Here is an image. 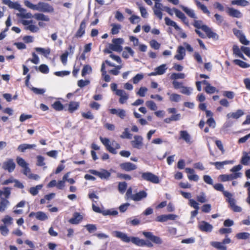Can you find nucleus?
Masks as SVG:
<instances>
[{
	"instance_id": "5",
	"label": "nucleus",
	"mask_w": 250,
	"mask_h": 250,
	"mask_svg": "<svg viewBox=\"0 0 250 250\" xmlns=\"http://www.w3.org/2000/svg\"><path fill=\"white\" fill-rule=\"evenodd\" d=\"M89 172L92 174L98 176L101 179H108L111 176L110 172L104 169H102L100 171L90 169Z\"/></svg>"
},
{
	"instance_id": "24",
	"label": "nucleus",
	"mask_w": 250,
	"mask_h": 250,
	"mask_svg": "<svg viewBox=\"0 0 250 250\" xmlns=\"http://www.w3.org/2000/svg\"><path fill=\"white\" fill-rule=\"evenodd\" d=\"M32 18L38 21H49L50 18L48 16L44 15L42 13H38L33 15Z\"/></svg>"
},
{
	"instance_id": "3",
	"label": "nucleus",
	"mask_w": 250,
	"mask_h": 250,
	"mask_svg": "<svg viewBox=\"0 0 250 250\" xmlns=\"http://www.w3.org/2000/svg\"><path fill=\"white\" fill-rule=\"evenodd\" d=\"M139 173L141 174L140 178L141 180H145L155 184H159L160 182L159 177L152 172H140Z\"/></svg>"
},
{
	"instance_id": "17",
	"label": "nucleus",
	"mask_w": 250,
	"mask_h": 250,
	"mask_svg": "<svg viewBox=\"0 0 250 250\" xmlns=\"http://www.w3.org/2000/svg\"><path fill=\"white\" fill-rule=\"evenodd\" d=\"M147 196V193L145 190H141L138 193L134 194L131 196V199L134 201H140L142 199L146 198Z\"/></svg>"
},
{
	"instance_id": "37",
	"label": "nucleus",
	"mask_w": 250,
	"mask_h": 250,
	"mask_svg": "<svg viewBox=\"0 0 250 250\" xmlns=\"http://www.w3.org/2000/svg\"><path fill=\"white\" fill-rule=\"evenodd\" d=\"M210 245L218 250H227V247L222 242L212 241L210 242Z\"/></svg>"
},
{
	"instance_id": "57",
	"label": "nucleus",
	"mask_w": 250,
	"mask_h": 250,
	"mask_svg": "<svg viewBox=\"0 0 250 250\" xmlns=\"http://www.w3.org/2000/svg\"><path fill=\"white\" fill-rule=\"evenodd\" d=\"M197 200L201 203H204L207 201L206 194L204 192H201L200 194L196 197Z\"/></svg>"
},
{
	"instance_id": "14",
	"label": "nucleus",
	"mask_w": 250,
	"mask_h": 250,
	"mask_svg": "<svg viewBox=\"0 0 250 250\" xmlns=\"http://www.w3.org/2000/svg\"><path fill=\"white\" fill-rule=\"evenodd\" d=\"M199 229L204 232H211L213 229V226L208 223L202 221L198 225Z\"/></svg>"
},
{
	"instance_id": "52",
	"label": "nucleus",
	"mask_w": 250,
	"mask_h": 250,
	"mask_svg": "<svg viewBox=\"0 0 250 250\" xmlns=\"http://www.w3.org/2000/svg\"><path fill=\"white\" fill-rule=\"evenodd\" d=\"M132 134L129 133V129L128 128H125L124 130V131L120 136V137L122 139H131L132 138Z\"/></svg>"
},
{
	"instance_id": "43",
	"label": "nucleus",
	"mask_w": 250,
	"mask_h": 250,
	"mask_svg": "<svg viewBox=\"0 0 250 250\" xmlns=\"http://www.w3.org/2000/svg\"><path fill=\"white\" fill-rule=\"evenodd\" d=\"M35 50L40 53L43 55L45 57H47L50 53V49L49 48L44 49L42 47H36Z\"/></svg>"
},
{
	"instance_id": "63",
	"label": "nucleus",
	"mask_w": 250,
	"mask_h": 250,
	"mask_svg": "<svg viewBox=\"0 0 250 250\" xmlns=\"http://www.w3.org/2000/svg\"><path fill=\"white\" fill-rule=\"evenodd\" d=\"M110 49L112 51L121 52L123 50V47L121 45H117L114 43L109 44Z\"/></svg>"
},
{
	"instance_id": "34",
	"label": "nucleus",
	"mask_w": 250,
	"mask_h": 250,
	"mask_svg": "<svg viewBox=\"0 0 250 250\" xmlns=\"http://www.w3.org/2000/svg\"><path fill=\"white\" fill-rule=\"evenodd\" d=\"M244 114L243 111L241 109L237 110L235 112L228 113L227 115L228 118H232L237 119Z\"/></svg>"
},
{
	"instance_id": "28",
	"label": "nucleus",
	"mask_w": 250,
	"mask_h": 250,
	"mask_svg": "<svg viewBox=\"0 0 250 250\" xmlns=\"http://www.w3.org/2000/svg\"><path fill=\"white\" fill-rule=\"evenodd\" d=\"M36 147L35 144H22L19 145L17 150L21 152H24L27 149H30Z\"/></svg>"
},
{
	"instance_id": "51",
	"label": "nucleus",
	"mask_w": 250,
	"mask_h": 250,
	"mask_svg": "<svg viewBox=\"0 0 250 250\" xmlns=\"http://www.w3.org/2000/svg\"><path fill=\"white\" fill-rule=\"evenodd\" d=\"M181 89H182L180 91L181 93L187 95H190L193 90L192 88L184 86H181Z\"/></svg>"
},
{
	"instance_id": "15",
	"label": "nucleus",
	"mask_w": 250,
	"mask_h": 250,
	"mask_svg": "<svg viewBox=\"0 0 250 250\" xmlns=\"http://www.w3.org/2000/svg\"><path fill=\"white\" fill-rule=\"evenodd\" d=\"M34 216L37 220L40 221H45L48 219L46 214L41 211L37 212H31L29 215V217H33Z\"/></svg>"
},
{
	"instance_id": "35",
	"label": "nucleus",
	"mask_w": 250,
	"mask_h": 250,
	"mask_svg": "<svg viewBox=\"0 0 250 250\" xmlns=\"http://www.w3.org/2000/svg\"><path fill=\"white\" fill-rule=\"evenodd\" d=\"M165 23L166 25L173 27L177 31H180L181 28L177 24L176 22L171 20L169 18H165Z\"/></svg>"
},
{
	"instance_id": "6",
	"label": "nucleus",
	"mask_w": 250,
	"mask_h": 250,
	"mask_svg": "<svg viewBox=\"0 0 250 250\" xmlns=\"http://www.w3.org/2000/svg\"><path fill=\"white\" fill-rule=\"evenodd\" d=\"M16 164L13 159H8L4 162L2 167L5 170H7L9 172H12L15 168Z\"/></svg>"
},
{
	"instance_id": "56",
	"label": "nucleus",
	"mask_w": 250,
	"mask_h": 250,
	"mask_svg": "<svg viewBox=\"0 0 250 250\" xmlns=\"http://www.w3.org/2000/svg\"><path fill=\"white\" fill-rule=\"evenodd\" d=\"M16 162L18 165L22 168L29 165L21 157H17L16 158Z\"/></svg>"
},
{
	"instance_id": "62",
	"label": "nucleus",
	"mask_w": 250,
	"mask_h": 250,
	"mask_svg": "<svg viewBox=\"0 0 250 250\" xmlns=\"http://www.w3.org/2000/svg\"><path fill=\"white\" fill-rule=\"evenodd\" d=\"M25 29L27 30H29L32 33H37L39 31V28L33 24L29 25L25 27Z\"/></svg>"
},
{
	"instance_id": "32",
	"label": "nucleus",
	"mask_w": 250,
	"mask_h": 250,
	"mask_svg": "<svg viewBox=\"0 0 250 250\" xmlns=\"http://www.w3.org/2000/svg\"><path fill=\"white\" fill-rule=\"evenodd\" d=\"M79 106V102L71 101L68 104V110L70 113H72L76 110H78Z\"/></svg>"
},
{
	"instance_id": "10",
	"label": "nucleus",
	"mask_w": 250,
	"mask_h": 250,
	"mask_svg": "<svg viewBox=\"0 0 250 250\" xmlns=\"http://www.w3.org/2000/svg\"><path fill=\"white\" fill-rule=\"evenodd\" d=\"M120 168L125 171H130L135 170L137 166L131 162H124L119 165Z\"/></svg>"
},
{
	"instance_id": "46",
	"label": "nucleus",
	"mask_w": 250,
	"mask_h": 250,
	"mask_svg": "<svg viewBox=\"0 0 250 250\" xmlns=\"http://www.w3.org/2000/svg\"><path fill=\"white\" fill-rule=\"evenodd\" d=\"M118 214V211L116 210H114L113 209H106L103 210L102 214L106 216V215H112V216H116Z\"/></svg>"
},
{
	"instance_id": "59",
	"label": "nucleus",
	"mask_w": 250,
	"mask_h": 250,
	"mask_svg": "<svg viewBox=\"0 0 250 250\" xmlns=\"http://www.w3.org/2000/svg\"><path fill=\"white\" fill-rule=\"evenodd\" d=\"M136 4L139 7V9L142 17L144 18H146L148 16V13L146 9L144 7L141 6V5L139 2H137Z\"/></svg>"
},
{
	"instance_id": "53",
	"label": "nucleus",
	"mask_w": 250,
	"mask_h": 250,
	"mask_svg": "<svg viewBox=\"0 0 250 250\" xmlns=\"http://www.w3.org/2000/svg\"><path fill=\"white\" fill-rule=\"evenodd\" d=\"M111 26L112 27L111 29V33L113 35H116L119 33L120 29H121V25L118 24H112Z\"/></svg>"
},
{
	"instance_id": "58",
	"label": "nucleus",
	"mask_w": 250,
	"mask_h": 250,
	"mask_svg": "<svg viewBox=\"0 0 250 250\" xmlns=\"http://www.w3.org/2000/svg\"><path fill=\"white\" fill-rule=\"evenodd\" d=\"M146 105L151 110H156L157 109L156 104L153 101H148L146 103Z\"/></svg>"
},
{
	"instance_id": "18",
	"label": "nucleus",
	"mask_w": 250,
	"mask_h": 250,
	"mask_svg": "<svg viewBox=\"0 0 250 250\" xmlns=\"http://www.w3.org/2000/svg\"><path fill=\"white\" fill-rule=\"evenodd\" d=\"M83 219L80 213L76 212L73 215V217L69 219V222L71 224H78Z\"/></svg>"
},
{
	"instance_id": "48",
	"label": "nucleus",
	"mask_w": 250,
	"mask_h": 250,
	"mask_svg": "<svg viewBox=\"0 0 250 250\" xmlns=\"http://www.w3.org/2000/svg\"><path fill=\"white\" fill-rule=\"evenodd\" d=\"M52 107L56 111H61L63 109V104L60 101H56L52 104Z\"/></svg>"
},
{
	"instance_id": "12",
	"label": "nucleus",
	"mask_w": 250,
	"mask_h": 250,
	"mask_svg": "<svg viewBox=\"0 0 250 250\" xmlns=\"http://www.w3.org/2000/svg\"><path fill=\"white\" fill-rule=\"evenodd\" d=\"M100 139L103 145L105 146L106 149L109 152L113 154H117V151L115 150V149L111 146V145L110 144V141L108 138L100 137Z\"/></svg>"
},
{
	"instance_id": "49",
	"label": "nucleus",
	"mask_w": 250,
	"mask_h": 250,
	"mask_svg": "<svg viewBox=\"0 0 250 250\" xmlns=\"http://www.w3.org/2000/svg\"><path fill=\"white\" fill-rule=\"evenodd\" d=\"M127 183L125 182H119L118 184V190L121 193H124L127 188Z\"/></svg>"
},
{
	"instance_id": "4",
	"label": "nucleus",
	"mask_w": 250,
	"mask_h": 250,
	"mask_svg": "<svg viewBox=\"0 0 250 250\" xmlns=\"http://www.w3.org/2000/svg\"><path fill=\"white\" fill-rule=\"evenodd\" d=\"M224 196L227 198L226 201L229 203L230 208L233 211L240 212L242 211L241 208L235 205V200L232 197V194L231 193L225 192Z\"/></svg>"
},
{
	"instance_id": "20",
	"label": "nucleus",
	"mask_w": 250,
	"mask_h": 250,
	"mask_svg": "<svg viewBox=\"0 0 250 250\" xmlns=\"http://www.w3.org/2000/svg\"><path fill=\"white\" fill-rule=\"evenodd\" d=\"M207 36V37L210 39H212L214 40H218L219 39V36L216 33L213 32L210 28L208 26L204 28V31Z\"/></svg>"
},
{
	"instance_id": "41",
	"label": "nucleus",
	"mask_w": 250,
	"mask_h": 250,
	"mask_svg": "<svg viewBox=\"0 0 250 250\" xmlns=\"http://www.w3.org/2000/svg\"><path fill=\"white\" fill-rule=\"evenodd\" d=\"M101 71L102 72V74L103 77H104V80L106 82H110V77L109 75L106 74V71L105 69V65L104 62H103V63L102 64Z\"/></svg>"
},
{
	"instance_id": "38",
	"label": "nucleus",
	"mask_w": 250,
	"mask_h": 250,
	"mask_svg": "<svg viewBox=\"0 0 250 250\" xmlns=\"http://www.w3.org/2000/svg\"><path fill=\"white\" fill-rule=\"evenodd\" d=\"M11 194V188L8 187L3 188V190H0V198H3V195L5 199H7L9 198Z\"/></svg>"
},
{
	"instance_id": "27",
	"label": "nucleus",
	"mask_w": 250,
	"mask_h": 250,
	"mask_svg": "<svg viewBox=\"0 0 250 250\" xmlns=\"http://www.w3.org/2000/svg\"><path fill=\"white\" fill-rule=\"evenodd\" d=\"M18 11H19L20 13L17 14L18 17L21 18H32L33 15L31 13H27L26 10L21 8V6L20 9H18Z\"/></svg>"
},
{
	"instance_id": "55",
	"label": "nucleus",
	"mask_w": 250,
	"mask_h": 250,
	"mask_svg": "<svg viewBox=\"0 0 250 250\" xmlns=\"http://www.w3.org/2000/svg\"><path fill=\"white\" fill-rule=\"evenodd\" d=\"M250 236V234L248 232H240L236 235V237L238 239L246 240L248 239Z\"/></svg>"
},
{
	"instance_id": "26",
	"label": "nucleus",
	"mask_w": 250,
	"mask_h": 250,
	"mask_svg": "<svg viewBox=\"0 0 250 250\" xmlns=\"http://www.w3.org/2000/svg\"><path fill=\"white\" fill-rule=\"evenodd\" d=\"M2 3L7 5L10 8L18 10L21 5L18 2H13L10 0H2Z\"/></svg>"
},
{
	"instance_id": "11",
	"label": "nucleus",
	"mask_w": 250,
	"mask_h": 250,
	"mask_svg": "<svg viewBox=\"0 0 250 250\" xmlns=\"http://www.w3.org/2000/svg\"><path fill=\"white\" fill-rule=\"evenodd\" d=\"M226 12L229 16L232 18L239 19L243 17V14L239 10L233 7H228Z\"/></svg>"
},
{
	"instance_id": "9",
	"label": "nucleus",
	"mask_w": 250,
	"mask_h": 250,
	"mask_svg": "<svg viewBox=\"0 0 250 250\" xmlns=\"http://www.w3.org/2000/svg\"><path fill=\"white\" fill-rule=\"evenodd\" d=\"M134 140L131 141V144L133 148L140 149L143 146V138L140 135H135Z\"/></svg>"
},
{
	"instance_id": "25",
	"label": "nucleus",
	"mask_w": 250,
	"mask_h": 250,
	"mask_svg": "<svg viewBox=\"0 0 250 250\" xmlns=\"http://www.w3.org/2000/svg\"><path fill=\"white\" fill-rule=\"evenodd\" d=\"M249 153L246 151H243L242 156L240 160V163L244 166H249L250 165V156Z\"/></svg>"
},
{
	"instance_id": "44",
	"label": "nucleus",
	"mask_w": 250,
	"mask_h": 250,
	"mask_svg": "<svg viewBox=\"0 0 250 250\" xmlns=\"http://www.w3.org/2000/svg\"><path fill=\"white\" fill-rule=\"evenodd\" d=\"M167 69V67L166 64H163L155 68V70L156 71V73L158 75H161L164 74L166 72Z\"/></svg>"
},
{
	"instance_id": "23",
	"label": "nucleus",
	"mask_w": 250,
	"mask_h": 250,
	"mask_svg": "<svg viewBox=\"0 0 250 250\" xmlns=\"http://www.w3.org/2000/svg\"><path fill=\"white\" fill-rule=\"evenodd\" d=\"M116 94L120 97L119 102L122 104H124L128 98V94L124 90H118Z\"/></svg>"
},
{
	"instance_id": "22",
	"label": "nucleus",
	"mask_w": 250,
	"mask_h": 250,
	"mask_svg": "<svg viewBox=\"0 0 250 250\" xmlns=\"http://www.w3.org/2000/svg\"><path fill=\"white\" fill-rule=\"evenodd\" d=\"M173 10L176 16L179 19H181L185 24L188 25V21L185 15L180 10L175 8H173Z\"/></svg>"
},
{
	"instance_id": "61",
	"label": "nucleus",
	"mask_w": 250,
	"mask_h": 250,
	"mask_svg": "<svg viewBox=\"0 0 250 250\" xmlns=\"http://www.w3.org/2000/svg\"><path fill=\"white\" fill-rule=\"evenodd\" d=\"M129 223L134 226H137L140 224V220L136 218L133 219L131 218H128L126 220V224H128Z\"/></svg>"
},
{
	"instance_id": "16",
	"label": "nucleus",
	"mask_w": 250,
	"mask_h": 250,
	"mask_svg": "<svg viewBox=\"0 0 250 250\" xmlns=\"http://www.w3.org/2000/svg\"><path fill=\"white\" fill-rule=\"evenodd\" d=\"M88 20V19L87 20L83 19L80 25L79 28L77 31L75 37L76 38H81L82 37L85 33V29L86 27V22Z\"/></svg>"
},
{
	"instance_id": "19",
	"label": "nucleus",
	"mask_w": 250,
	"mask_h": 250,
	"mask_svg": "<svg viewBox=\"0 0 250 250\" xmlns=\"http://www.w3.org/2000/svg\"><path fill=\"white\" fill-rule=\"evenodd\" d=\"M179 139H182L188 144H191V136L186 130H181L179 132Z\"/></svg>"
},
{
	"instance_id": "29",
	"label": "nucleus",
	"mask_w": 250,
	"mask_h": 250,
	"mask_svg": "<svg viewBox=\"0 0 250 250\" xmlns=\"http://www.w3.org/2000/svg\"><path fill=\"white\" fill-rule=\"evenodd\" d=\"M180 7L187 14L190 18L196 19L197 18L194 11L193 9H190L188 7L184 5H181Z\"/></svg>"
},
{
	"instance_id": "7",
	"label": "nucleus",
	"mask_w": 250,
	"mask_h": 250,
	"mask_svg": "<svg viewBox=\"0 0 250 250\" xmlns=\"http://www.w3.org/2000/svg\"><path fill=\"white\" fill-rule=\"evenodd\" d=\"M143 234L145 237L156 244H161L163 243L162 239L160 237L154 235L151 232L143 231Z\"/></svg>"
},
{
	"instance_id": "1",
	"label": "nucleus",
	"mask_w": 250,
	"mask_h": 250,
	"mask_svg": "<svg viewBox=\"0 0 250 250\" xmlns=\"http://www.w3.org/2000/svg\"><path fill=\"white\" fill-rule=\"evenodd\" d=\"M114 236L121 239L123 242L128 243L132 242L138 247L145 246V240L140 239L137 237H129L125 233L120 231H114L112 233Z\"/></svg>"
},
{
	"instance_id": "40",
	"label": "nucleus",
	"mask_w": 250,
	"mask_h": 250,
	"mask_svg": "<svg viewBox=\"0 0 250 250\" xmlns=\"http://www.w3.org/2000/svg\"><path fill=\"white\" fill-rule=\"evenodd\" d=\"M232 49L234 54L243 60H246V58L241 51H242L241 48L240 49L237 45H234L233 46Z\"/></svg>"
},
{
	"instance_id": "13",
	"label": "nucleus",
	"mask_w": 250,
	"mask_h": 250,
	"mask_svg": "<svg viewBox=\"0 0 250 250\" xmlns=\"http://www.w3.org/2000/svg\"><path fill=\"white\" fill-rule=\"evenodd\" d=\"M242 173L241 172L234 173L229 175L223 174L220 175V177L223 182H226L229 180L237 179L241 177Z\"/></svg>"
},
{
	"instance_id": "33",
	"label": "nucleus",
	"mask_w": 250,
	"mask_h": 250,
	"mask_svg": "<svg viewBox=\"0 0 250 250\" xmlns=\"http://www.w3.org/2000/svg\"><path fill=\"white\" fill-rule=\"evenodd\" d=\"M0 212H4L10 205V202L4 198H0Z\"/></svg>"
},
{
	"instance_id": "36",
	"label": "nucleus",
	"mask_w": 250,
	"mask_h": 250,
	"mask_svg": "<svg viewBox=\"0 0 250 250\" xmlns=\"http://www.w3.org/2000/svg\"><path fill=\"white\" fill-rule=\"evenodd\" d=\"M195 3L198 8H200L204 13L206 14L208 16L210 15V13L207 6L197 0H195Z\"/></svg>"
},
{
	"instance_id": "31",
	"label": "nucleus",
	"mask_w": 250,
	"mask_h": 250,
	"mask_svg": "<svg viewBox=\"0 0 250 250\" xmlns=\"http://www.w3.org/2000/svg\"><path fill=\"white\" fill-rule=\"evenodd\" d=\"M177 51L178 54L175 55L174 58L179 61L182 60L186 54L185 48L179 46Z\"/></svg>"
},
{
	"instance_id": "50",
	"label": "nucleus",
	"mask_w": 250,
	"mask_h": 250,
	"mask_svg": "<svg viewBox=\"0 0 250 250\" xmlns=\"http://www.w3.org/2000/svg\"><path fill=\"white\" fill-rule=\"evenodd\" d=\"M92 69L89 65H85L82 71V76H85L87 74H89L92 72Z\"/></svg>"
},
{
	"instance_id": "21",
	"label": "nucleus",
	"mask_w": 250,
	"mask_h": 250,
	"mask_svg": "<svg viewBox=\"0 0 250 250\" xmlns=\"http://www.w3.org/2000/svg\"><path fill=\"white\" fill-rule=\"evenodd\" d=\"M173 10L176 16L179 19H181L185 24L188 25V21L185 15L180 10L175 8H173Z\"/></svg>"
},
{
	"instance_id": "54",
	"label": "nucleus",
	"mask_w": 250,
	"mask_h": 250,
	"mask_svg": "<svg viewBox=\"0 0 250 250\" xmlns=\"http://www.w3.org/2000/svg\"><path fill=\"white\" fill-rule=\"evenodd\" d=\"M1 221L3 223L4 225H10L13 223V218L10 216L6 215L2 219Z\"/></svg>"
},
{
	"instance_id": "39",
	"label": "nucleus",
	"mask_w": 250,
	"mask_h": 250,
	"mask_svg": "<svg viewBox=\"0 0 250 250\" xmlns=\"http://www.w3.org/2000/svg\"><path fill=\"white\" fill-rule=\"evenodd\" d=\"M192 25L194 26V27L196 28L197 29H201L203 31H204V28H205V27L208 26L207 25L203 24L202 21L196 20H194Z\"/></svg>"
},
{
	"instance_id": "64",
	"label": "nucleus",
	"mask_w": 250,
	"mask_h": 250,
	"mask_svg": "<svg viewBox=\"0 0 250 250\" xmlns=\"http://www.w3.org/2000/svg\"><path fill=\"white\" fill-rule=\"evenodd\" d=\"M172 80H177V79H183L185 78V75L184 73H172L170 77Z\"/></svg>"
},
{
	"instance_id": "8",
	"label": "nucleus",
	"mask_w": 250,
	"mask_h": 250,
	"mask_svg": "<svg viewBox=\"0 0 250 250\" xmlns=\"http://www.w3.org/2000/svg\"><path fill=\"white\" fill-rule=\"evenodd\" d=\"M153 10L154 15L159 20H162L163 18V14L162 11L164 10L163 4L160 2L156 1Z\"/></svg>"
},
{
	"instance_id": "45",
	"label": "nucleus",
	"mask_w": 250,
	"mask_h": 250,
	"mask_svg": "<svg viewBox=\"0 0 250 250\" xmlns=\"http://www.w3.org/2000/svg\"><path fill=\"white\" fill-rule=\"evenodd\" d=\"M233 62L243 68H247L250 67V64L240 60L235 59L233 61Z\"/></svg>"
},
{
	"instance_id": "2",
	"label": "nucleus",
	"mask_w": 250,
	"mask_h": 250,
	"mask_svg": "<svg viewBox=\"0 0 250 250\" xmlns=\"http://www.w3.org/2000/svg\"><path fill=\"white\" fill-rule=\"evenodd\" d=\"M24 5L29 8L33 10H37L42 13H53L54 11L53 7L47 2L40 1L34 4L29 0L24 1Z\"/></svg>"
},
{
	"instance_id": "47",
	"label": "nucleus",
	"mask_w": 250,
	"mask_h": 250,
	"mask_svg": "<svg viewBox=\"0 0 250 250\" xmlns=\"http://www.w3.org/2000/svg\"><path fill=\"white\" fill-rule=\"evenodd\" d=\"M42 187V185H39L36 186L35 187H32L29 189V192L33 196H35L38 194L39 190L41 189Z\"/></svg>"
},
{
	"instance_id": "60",
	"label": "nucleus",
	"mask_w": 250,
	"mask_h": 250,
	"mask_svg": "<svg viewBox=\"0 0 250 250\" xmlns=\"http://www.w3.org/2000/svg\"><path fill=\"white\" fill-rule=\"evenodd\" d=\"M181 98V96L180 95L176 93H172L170 95L169 100L171 102H178L180 101Z\"/></svg>"
},
{
	"instance_id": "42",
	"label": "nucleus",
	"mask_w": 250,
	"mask_h": 250,
	"mask_svg": "<svg viewBox=\"0 0 250 250\" xmlns=\"http://www.w3.org/2000/svg\"><path fill=\"white\" fill-rule=\"evenodd\" d=\"M231 3L232 5L244 7L249 5V2L247 0H233L231 1Z\"/></svg>"
},
{
	"instance_id": "30",
	"label": "nucleus",
	"mask_w": 250,
	"mask_h": 250,
	"mask_svg": "<svg viewBox=\"0 0 250 250\" xmlns=\"http://www.w3.org/2000/svg\"><path fill=\"white\" fill-rule=\"evenodd\" d=\"M234 162L233 161H224L223 162H210L209 164L211 165L215 166L217 169H220L223 167L224 165L228 164H232Z\"/></svg>"
}]
</instances>
